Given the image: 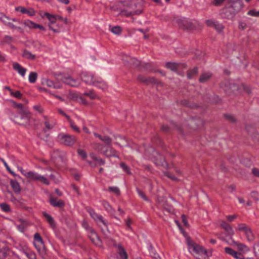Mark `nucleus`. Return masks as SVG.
Returning <instances> with one entry per match:
<instances>
[{"instance_id":"nucleus-4","label":"nucleus","mask_w":259,"mask_h":259,"mask_svg":"<svg viewBox=\"0 0 259 259\" xmlns=\"http://www.w3.org/2000/svg\"><path fill=\"white\" fill-rule=\"evenodd\" d=\"M82 227L87 230L89 232V236L95 244L100 245L101 241L96 232L90 227L88 223L85 220H83L82 222Z\"/></svg>"},{"instance_id":"nucleus-45","label":"nucleus","mask_w":259,"mask_h":259,"mask_svg":"<svg viewBox=\"0 0 259 259\" xmlns=\"http://www.w3.org/2000/svg\"><path fill=\"white\" fill-rule=\"evenodd\" d=\"M120 167L123 169V170L126 172L127 174L130 173V168L129 167L124 163H121L120 164Z\"/></svg>"},{"instance_id":"nucleus-10","label":"nucleus","mask_w":259,"mask_h":259,"mask_svg":"<svg viewBox=\"0 0 259 259\" xmlns=\"http://www.w3.org/2000/svg\"><path fill=\"white\" fill-rule=\"evenodd\" d=\"M61 80L64 83L73 87H76L80 84L79 80L73 79L68 75L62 76Z\"/></svg>"},{"instance_id":"nucleus-2","label":"nucleus","mask_w":259,"mask_h":259,"mask_svg":"<svg viewBox=\"0 0 259 259\" xmlns=\"http://www.w3.org/2000/svg\"><path fill=\"white\" fill-rule=\"evenodd\" d=\"M94 145L96 151L107 157L117 156L115 150L109 146H104L99 143H94Z\"/></svg>"},{"instance_id":"nucleus-20","label":"nucleus","mask_w":259,"mask_h":259,"mask_svg":"<svg viewBox=\"0 0 259 259\" xmlns=\"http://www.w3.org/2000/svg\"><path fill=\"white\" fill-rule=\"evenodd\" d=\"M117 252L120 259H127L126 252L120 245L118 246Z\"/></svg>"},{"instance_id":"nucleus-12","label":"nucleus","mask_w":259,"mask_h":259,"mask_svg":"<svg viewBox=\"0 0 259 259\" xmlns=\"http://www.w3.org/2000/svg\"><path fill=\"white\" fill-rule=\"evenodd\" d=\"M44 16L46 17L49 21L48 24L49 29L52 30L55 33H59L60 32L59 30L54 29L52 27V25L55 24L56 21V20L55 19V17H54V15H52L49 13H45Z\"/></svg>"},{"instance_id":"nucleus-22","label":"nucleus","mask_w":259,"mask_h":259,"mask_svg":"<svg viewBox=\"0 0 259 259\" xmlns=\"http://www.w3.org/2000/svg\"><path fill=\"white\" fill-rule=\"evenodd\" d=\"M44 217L46 219L48 223L50 225L53 227L54 228L55 227V224L54 222V220L53 218L48 213L44 212L42 213Z\"/></svg>"},{"instance_id":"nucleus-24","label":"nucleus","mask_w":259,"mask_h":259,"mask_svg":"<svg viewBox=\"0 0 259 259\" xmlns=\"http://www.w3.org/2000/svg\"><path fill=\"white\" fill-rule=\"evenodd\" d=\"M211 76V74L210 73H205L202 74L200 78L199 81L201 82H205L207 81Z\"/></svg>"},{"instance_id":"nucleus-8","label":"nucleus","mask_w":259,"mask_h":259,"mask_svg":"<svg viewBox=\"0 0 259 259\" xmlns=\"http://www.w3.org/2000/svg\"><path fill=\"white\" fill-rule=\"evenodd\" d=\"M34 245L39 252L45 251V245L40 235L38 233L34 235Z\"/></svg>"},{"instance_id":"nucleus-57","label":"nucleus","mask_w":259,"mask_h":259,"mask_svg":"<svg viewBox=\"0 0 259 259\" xmlns=\"http://www.w3.org/2000/svg\"><path fill=\"white\" fill-rule=\"evenodd\" d=\"M132 62L133 63V64L137 67L140 66L141 65V61H140L136 59H132Z\"/></svg>"},{"instance_id":"nucleus-9","label":"nucleus","mask_w":259,"mask_h":259,"mask_svg":"<svg viewBox=\"0 0 259 259\" xmlns=\"http://www.w3.org/2000/svg\"><path fill=\"white\" fill-rule=\"evenodd\" d=\"M90 214L91 217L97 222V223L102 227L104 226L106 228H107L108 223L107 221L104 219L103 217L97 214L95 211L91 210L90 211Z\"/></svg>"},{"instance_id":"nucleus-47","label":"nucleus","mask_w":259,"mask_h":259,"mask_svg":"<svg viewBox=\"0 0 259 259\" xmlns=\"http://www.w3.org/2000/svg\"><path fill=\"white\" fill-rule=\"evenodd\" d=\"M218 223H219L220 226L224 230H225L229 226H230V225H229L228 223L222 220L219 221Z\"/></svg>"},{"instance_id":"nucleus-26","label":"nucleus","mask_w":259,"mask_h":259,"mask_svg":"<svg viewBox=\"0 0 259 259\" xmlns=\"http://www.w3.org/2000/svg\"><path fill=\"white\" fill-rule=\"evenodd\" d=\"M23 24L25 26L28 27L31 29H35V25H36V23L29 20H25L23 22Z\"/></svg>"},{"instance_id":"nucleus-56","label":"nucleus","mask_w":259,"mask_h":259,"mask_svg":"<svg viewBox=\"0 0 259 259\" xmlns=\"http://www.w3.org/2000/svg\"><path fill=\"white\" fill-rule=\"evenodd\" d=\"M45 125L46 127L48 130L52 129L53 127V124H51L48 120L45 122Z\"/></svg>"},{"instance_id":"nucleus-32","label":"nucleus","mask_w":259,"mask_h":259,"mask_svg":"<svg viewBox=\"0 0 259 259\" xmlns=\"http://www.w3.org/2000/svg\"><path fill=\"white\" fill-rule=\"evenodd\" d=\"M213 26L219 32H222L224 29V27L221 24L218 23V22H216L215 23H213Z\"/></svg>"},{"instance_id":"nucleus-39","label":"nucleus","mask_w":259,"mask_h":259,"mask_svg":"<svg viewBox=\"0 0 259 259\" xmlns=\"http://www.w3.org/2000/svg\"><path fill=\"white\" fill-rule=\"evenodd\" d=\"M10 94L12 96H13L15 98H18V99L21 98L22 97V94L19 91H16L14 92L12 90V92L10 93Z\"/></svg>"},{"instance_id":"nucleus-25","label":"nucleus","mask_w":259,"mask_h":259,"mask_svg":"<svg viewBox=\"0 0 259 259\" xmlns=\"http://www.w3.org/2000/svg\"><path fill=\"white\" fill-rule=\"evenodd\" d=\"M37 77V74L35 72H31L30 73L28 77L29 81L30 83H34L36 80Z\"/></svg>"},{"instance_id":"nucleus-30","label":"nucleus","mask_w":259,"mask_h":259,"mask_svg":"<svg viewBox=\"0 0 259 259\" xmlns=\"http://www.w3.org/2000/svg\"><path fill=\"white\" fill-rule=\"evenodd\" d=\"M108 189L110 192L114 193L117 196L120 195V190L117 187H110Z\"/></svg>"},{"instance_id":"nucleus-18","label":"nucleus","mask_w":259,"mask_h":259,"mask_svg":"<svg viewBox=\"0 0 259 259\" xmlns=\"http://www.w3.org/2000/svg\"><path fill=\"white\" fill-rule=\"evenodd\" d=\"M50 202L51 204L55 207H62L64 205V203L62 200H57V199L51 198Z\"/></svg>"},{"instance_id":"nucleus-54","label":"nucleus","mask_w":259,"mask_h":259,"mask_svg":"<svg viewBox=\"0 0 259 259\" xmlns=\"http://www.w3.org/2000/svg\"><path fill=\"white\" fill-rule=\"evenodd\" d=\"M33 109L39 113H41L43 112L42 108L38 105L34 106Z\"/></svg>"},{"instance_id":"nucleus-21","label":"nucleus","mask_w":259,"mask_h":259,"mask_svg":"<svg viewBox=\"0 0 259 259\" xmlns=\"http://www.w3.org/2000/svg\"><path fill=\"white\" fill-rule=\"evenodd\" d=\"M233 243L237 247V249L240 251H244L248 250L247 246L243 243H239L235 241H233Z\"/></svg>"},{"instance_id":"nucleus-23","label":"nucleus","mask_w":259,"mask_h":259,"mask_svg":"<svg viewBox=\"0 0 259 259\" xmlns=\"http://www.w3.org/2000/svg\"><path fill=\"white\" fill-rule=\"evenodd\" d=\"M11 185L13 190L16 192L19 193L20 191V187L18 182L15 180L11 181Z\"/></svg>"},{"instance_id":"nucleus-28","label":"nucleus","mask_w":259,"mask_h":259,"mask_svg":"<svg viewBox=\"0 0 259 259\" xmlns=\"http://www.w3.org/2000/svg\"><path fill=\"white\" fill-rule=\"evenodd\" d=\"M23 57L25 58L33 60L35 59V56L27 51H24L22 54Z\"/></svg>"},{"instance_id":"nucleus-59","label":"nucleus","mask_w":259,"mask_h":259,"mask_svg":"<svg viewBox=\"0 0 259 259\" xmlns=\"http://www.w3.org/2000/svg\"><path fill=\"white\" fill-rule=\"evenodd\" d=\"M252 172L256 177H259V169L256 168H254L252 169Z\"/></svg>"},{"instance_id":"nucleus-64","label":"nucleus","mask_w":259,"mask_h":259,"mask_svg":"<svg viewBox=\"0 0 259 259\" xmlns=\"http://www.w3.org/2000/svg\"><path fill=\"white\" fill-rule=\"evenodd\" d=\"M236 187L234 185H231L228 186V190L230 192H233L235 190Z\"/></svg>"},{"instance_id":"nucleus-61","label":"nucleus","mask_w":259,"mask_h":259,"mask_svg":"<svg viewBox=\"0 0 259 259\" xmlns=\"http://www.w3.org/2000/svg\"><path fill=\"white\" fill-rule=\"evenodd\" d=\"M182 219L183 223H184V225L186 226H188L189 224L188 223L187 219L185 215H184V214L182 215Z\"/></svg>"},{"instance_id":"nucleus-50","label":"nucleus","mask_w":259,"mask_h":259,"mask_svg":"<svg viewBox=\"0 0 259 259\" xmlns=\"http://www.w3.org/2000/svg\"><path fill=\"white\" fill-rule=\"evenodd\" d=\"M6 256V251L4 248L0 247V259H4Z\"/></svg>"},{"instance_id":"nucleus-43","label":"nucleus","mask_w":259,"mask_h":259,"mask_svg":"<svg viewBox=\"0 0 259 259\" xmlns=\"http://www.w3.org/2000/svg\"><path fill=\"white\" fill-rule=\"evenodd\" d=\"M225 230L227 232L228 235L229 236H232L234 234L233 229L230 225Z\"/></svg>"},{"instance_id":"nucleus-38","label":"nucleus","mask_w":259,"mask_h":259,"mask_svg":"<svg viewBox=\"0 0 259 259\" xmlns=\"http://www.w3.org/2000/svg\"><path fill=\"white\" fill-rule=\"evenodd\" d=\"M24 253L29 259H35V254L33 252L25 251Z\"/></svg>"},{"instance_id":"nucleus-46","label":"nucleus","mask_w":259,"mask_h":259,"mask_svg":"<svg viewBox=\"0 0 259 259\" xmlns=\"http://www.w3.org/2000/svg\"><path fill=\"white\" fill-rule=\"evenodd\" d=\"M78 154L82 158L85 159L87 157V154L85 151L81 149L77 150Z\"/></svg>"},{"instance_id":"nucleus-58","label":"nucleus","mask_w":259,"mask_h":259,"mask_svg":"<svg viewBox=\"0 0 259 259\" xmlns=\"http://www.w3.org/2000/svg\"><path fill=\"white\" fill-rule=\"evenodd\" d=\"M253 249L255 253H259V242H257L254 245Z\"/></svg>"},{"instance_id":"nucleus-14","label":"nucleus","mask_w":259,"mask_h":259,"mask_svg":"<svg viewBox=\"0 0 259 259\" xmlns=\"http://www.w3.org/2000/svg\"><path fill=\"white\" fill-rule=\"evenodd\" d=\"M15 10L22 14H26L29 16H33L35 14V11L32 8L27 9L23 7L19 6L15 8Z\"/></svg>"},{"instance_id":"nucleus-63","label":"nucleus","mask_w":259,"mask_h":259,"mask_svg":"<svg viewBox=\"0 0 259 259\" xmlns=\"http://www.w3.org/2000/svg\"><path fill=\"white\" fill-rule=\"evenodd\" d=\"M96 161L99 164V165H104L105 164V161L102 159L101 158L98 157L97 160Z\"/></svg>"},{"instance_id":"nucleus-27","label":"nucleus","mask_w":259,"mask_h":259,"mask_svg":"<svg viewBox=\"0 0 259 259\" xmlns=\"http://www.w3.org/2000/svg\"><path fill=\"white\" fill-rule=\"evenodd\" d=\"M153 155L154 156H157V160H160L159 162H155L156 164H160L161 163H162V161L164 160V159L162 155H160L157 151L155 150H153Z\"/></svg>"},{"instance_id":"nucleus-40","label":"nucleus","mask_w":259,"mask_h":259,"mask_svg":"<svg viewBox=\"0 0 259 259\" xmlns=\"http://www.w3.org/2000/svg\"><path fill=\"white\" fill-rule=\"evenodd\" d=\"M103 205L104 208L109 212H111V210H112V207L109 204V203L107 201L103 202Z\"/></svg>"},{"instance_id":"nucleus-51","label":"nucleus","mask_w":259,"mask_h":259,"mask_svg":"<svg viewBox=\"0 0 259 259\" xmlns=\"http://www.w3.org/2000/svg\"><path fill=\"white\" fill-rule=\"evenodd\" d=\"M226 118L231 122H235L236 121V118L234 116L231 114H227L226 115Z\"/></svg>"},{"instance_id":"nucleus-41","label":"nucleus","mask_w":259,"mask_h":259,"mask_svg":"<svg viewBox=\"0 0 259 259\" xmlns=\"http://www.w3.org/2000/svg\"><path fill=\"white\" fill-rule=\"evenodd\" d=\"M247 14L254 17H259V11H255L254 10H252L247 12Z\"/></svg>"},{"instance_id":"nucleus-13","label":"nucleus","mask_w":259,"mask_h":259,"mask_svg":"<svg viewBox=\"0 0 259 259\" xmlns=\"http://www.w3.org/2000/svg\"><path fill=\"white\" fill-rule=\"evenodd\" d=\"M231 8L233 9L232 12L235 13L239 11L243 7V3L241 0H230Z\"/></svg>"},{"instance_id":"nucleus-34","label":"nucleus","mask_w":259,"mask_h":259,"mask_svg":"<svg viewBox=\"0 0 259 259\" xmlns=\"http://www.w3.org/2000/svg\"><path fill=\"white\" fill-rule=\"evenodd\" d=\"M224 249H225V252L227 254H228L232 256H233V255L236 252V251H235L234 250H233V249H232L231 248L229 247H225Z\"/></svg>"},{"instance_id":"nucleus-15","label":"nucleus","mask_w":259,"mask_h":259,"mask_svg":"<svg viewBox=\"0 0 259 259\" xmlns=\"http://www.w3.org/2000/svg\"><path fill=\"white\" fill-rule=\"evenodd\" d=\"M69 98L72 100L79 102L80 104L83 105H87L88 104L87 101L75 93H70L69 94Z\"/></svg>"},{"instance_id":"nucleus-33","label":"nucleus","mask_w":259,"mask_h":259,"mask_svg":"<svg viewBox=\"0 0 259 259\" xmlns=\"http://www.w3.org/2000/svg\"><path fill=\"white\" fill-rule=\"evenodd\" d=\"M197 73V68H194L193 69L190 70L187 73V76L189 78L191 79L193 76L196 74Z\"/></svg>"},{"instance_id":"nucleus-29","label":"nucleus","mask_w":259,"mask_h":259,"mask_svg":"<svg viewBox=\"0 0 259 259\" xmlns=\"http://www.w3.org/2000/svg\"><path fill=\"white\" fill-rule=\"evenodd\" d=\"M83 94L87 96H88L91 99H95L97 98V96L93 90L86 92Z\"/></svg>"},{"instance_id":"nucleus-6","label":"nucleus","mask_w":259,"mask_h":259,"mask_svg":"<svg viewBox=\"0 0 259 259\" xmlns=\"http://www.w3.org/2000/svg\"><path fill=\"white\" fill-rule=\"evenodd\" d=\"M238 230L240 231L243 232L249 242H252L254 239L255 236L252 230L250 228L245 224H240L238 226Z\"/></svg>"},{"instance_id":"nucleus-11","label":"nucleus","mask_w":259,"mask_h":259,"mask_svg":"<svg viewBox=\"0 0 259 259\" xmlns=\"http://www.w3.org/2000/svg\"><path fill=\"white\" fill-rule=\"evenodd\" d=\"M18 113L20 115V120H23V122L22 124H27L29 123L30 118L31 117V114L27 109H23L21 111H19Z\"/></svg>"},{"instance_id":"nucleus-36","label":"nucleus","mask_w":259,"mask_h":259,"mask_svg":"<svg viewBox=\"0 0 259 259\" xmlns=\"http://www.w3.org/2000/svg\"><path fill=\"white\" fill-rule=\"evenodd\" d=\"M191 123H194L197 125V126H201L203 124L202 120L199 118L193 119L191 121Z\"/></svg>"},{"instance_id":"nucleus-16","label":"nucleus","mask_w":259,"mask_h":259,"mask_svg":"<svg viewBox=\"0 0 259 259\" xmlns=\"http://www.w3.org/2000/svg\"><path fill=\"white\" fill-rule=\"evenodd\" d=\"M41 83L44 85H47L49 87L54 89H59L61 88V86L59 84L54 83L53 81L47 78L42 79Z\"/></svg>"},{"instance_id":"nucleus-52","label":"nucleus","mask_w":259,"mask_h":259,"mask_svg":"<svg viewBox=\"0 0 259 259\" xmlns=\"http://www.w3.org/2000/svg\"><path fill=\"white\" fill-rule=\"evenodd\" d=\"M1 20L3 22V23L7 26L8 25V23H9V21L10 20V19L6 16H3V17H2Z\"/></svg>"},{"instance_id":"nucleus-42","label":"nucleus","mask_w":259,"mask_h":259,"mask_svg":"<svg viewBox=\"0 0 259 259\" xmlns=\"http://www.w3.org/2000/svg\"><path fill=\"white\" fill-rule=\"evenodd\" d=\"M7 26L13 29H16L18 31H20L21 30L20 26L16 25H14L11 22H10L9 23H8Z\"/></svg>"},{"instance_id":"nucleus-7","label":"nucleus","mask_w":259,"mask_h":259,"mask_svg":"<svg viewBox=\"0 0 259 259\" xmlns=\"http://www.w3.org/2000/svg\"><path fill=\"white\" fill-rule=\"evenodd\" d=\"M59 138L61 143L67 146H71L76 142L75 136L63 134L59 135Z\"/></svg>"},{"instance_id":"nucleus-49","label":"nucleus","mask_w":259,"mask_h":259,"mask_svg":"<svg viewBox=\"0 0 259 259\" xmlns=\"http://www.w3.org/2000/svg\"><path fill=\"white\" fill-rule=\"evenodd\" d=\"M13 105L14 106V107L18 109H19L20 110L19 111H21L23 109H26V108H24L23 107V106L22 104H18V103H16L15 102H13Z\"/></svg>"},{"instance_id":"nucleus-5","label":"nucleus","mask_w":259,"mask_h":259,"mask_svg":"<svg viewBox=\"0 0 259 259\" xmlns=\"http://www.w3.org/2000/svg\"><path fill=\"white\" fill-rule=\"evenodd\" d=\"M188 249L191 252L193 251L198 254H205L206 256H208L207 250L202 246L190 240L189 238L187 239Z\"/></svg>"},{"instance_id":"nucleus-37","label":"nucleus","mask_w":259,"mask_h":259,"mask_svg":"<svg viewBox=\"0 0 259 259\" xmlns=\"http://www.w3.org/2000/svg\"><path fill=\"white\" fill-rule=\"evenodd\" d=\"M68 120L70 123V125L71 127V128L75 132L79 133L80 130L79 128L74 124V123L71 120V119L69 118V119Z\"/></svg>"},{"instance_id":"nucleus-31","label":"nucleus","mask_w":259,"mask_h":259,"mask_svg":"<svg viewBox=\"0 0 259 259\" xmlns=\"http://www.w3.org/2000/svg\"><path fill=\"white\" fill-rule=\"evenodd\" d=\"M111 31L115 34H119L121 32V28L120 26H116L112 28Z\"/></svg>"},{"instance_id":"nucleus-44","label":"nucleus","mask_w":259,"mask_h":259,"mask_svg":"<svg viewBox=\"0 0 259 259\" xmlns=\"http://www.w3.org/2000/svg\"><path fill=\"white\" fill-rule=\"evenodd\" d=\"M101 140L103 141L107 145H110L111 143V139L107 136H105L104 137H102L101 139Z\"/></svg>"},{"instance_id":"nucleus-53","label":"nucleus","mask_w":259,"mask_h":259,"mask_svg":"<svg viewBox=\"0 0 259 259\" xmlns=\"http://www.w3.org/2000/svg\"><path fill=\"white\" fill-rule=\"evenodd\" d=\"M1 161L3 162V163H4L5 166L6 167V168H7V169L10 172H11L12 174L14 175V173L11 170V169L10 168L9 166H8V164L7 163V162L2 158H1Z\"/></svg>"},{"instance_id":"nucleus-1","label":"nucleus","mask_w":259,"mask_h":259,"mask_svg":"<svg viewBox=\"0 0 259 259\" xmlns=\"http://www.w3.org/2000/svg\"><path fill=\"white\" fill-rule=\"evenodd\" d=\"M81 78L86 84L95 85L103 90H106L108 88V85L105 81L98 77L94 76V74L90 72L82 73L81 75Z\"/></svg>"},{"instance_id":"nucleus-48","label":"nucleus","mask_w":259,"mask_h":259,"mask_svg":"<svg viewBox=\"0 0 259 259\" xmlns=\"http://www.w3.org/2000/svg\"><path fill=\"white\" fill-rule=\"evenodd\" d=\"M137 191L138 194L142 198H143L144 200H146V201L148 200V198H147V197L146 196L145 194L141 190L137 189Z\"/></svg>"},{"instance_id":"nucleus-19","label":"nucleus","mask_w":259,"mask_h":259,"mask_svg":"<svg viewBox=\"0 0 259 259\" xmlns=\"http://www.w3.org/2000/svg\"><path fill=\"white\" fill-rule=\"evenodd\" d=\"M165 65L167 68L173 71H176L180 67V64L174 62H168Z\"/></svg>"},{"instance_id":"nucleus-3","label":"nucleus","mask_w":259,"mask_h":259,"mask_svg":"<svg viewBox=\"0 0 259 259\" xmlns=\"http://www.w3.org/2000/svg\"><path fill=\"white\" fill-rule=\"evenodd\" d=\"M24 176L27 178L31 180L39 182L46 185H49L50 184V181L47 177L36 172L29 171L25 174Z\"/></svg>"},{"instance_id":"nucleus-17","label":"nucleus","mask_w":259,"mask_h":259,"mask_svg":"<svg viewBox=\"0 0 259 259\" xmlns=\"http://www.w3.org/2000/svg\"><path fill=\"white\" fill-rule=\"evenodd\" d=\"M13 69L16 71H17V72L22 77H24L25 75L26 69L22 67L17 62H14L13 63Z\"/></svg>"},{"instance_id":"nucleus-62","label":"nucleus","mask_w":259,"mask_h":259,"mask_svg":"<svg viewBox=\"0 0 259 259\" xmlns=\"http://www.w3.org/2000/svg\"><path fill=\"white\" fill-rule=\"evenodd\" d=\"M12 40V38L9 36H6L4 39V42L8 43Z\"/></svg>"},{"instance_id":"nucleus-60","label":"nucleus","mask_w":259,"mask_h":259,"mask_svg":"<svg viewBox=\"0 0 259 259\" xmlns=\"http://www.w3.org/2000/svg\"><path fill=\"white\" fill-rule=\"evenodd\" d=\"M237 216L236 215H230L227 216V219L228 221L230 222L233 221L235 218H236Z\"/></svg>"},{"instance_id":"nucleus-55","label":"nucleus","mask_w":259,"mask_h":259,"mask_svg":"<svg viewBox=\"0 0 259 259\" xmlns=\"http://www.w3.org/2000/svg\"><path fill=\"white\" fill-rule=\"evenodd\" d=\"M235 259H244L243 256L240 253L236 251L235 254L233 255Z\"/></svg>"},{"instance_id":"nucleus-35","label":"nucleus","mask_w":259,"mask_h":259,"mask_svg":"<svg viewBox=\"0 0 259 259\" xmlns=\"http://www.w3.org/2000/svg\"><path fill=\"white\" fill-rule=\"evenodd\" d=\"M0 207H1V209L5 212H9L10 211V206L7 203H3L1 204Z\"/></svg>"}]
</instances>
